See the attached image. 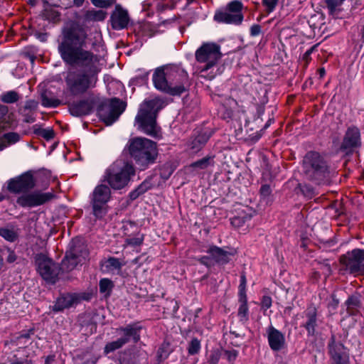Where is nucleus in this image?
<instances>
[{
    "instance_id": "72a5a7b5",
    "label": "nucleus",
    "mask_w": 364,
    "mask_h": 364,
    "mask_svg": "<svg viewBox=\"0 0 364 364\" xmlns=\"http://www.w3.org/2000/svg\"><path fill=\"white\" fill-rule=\"evenodd\" d=\"M0 235L9 242H14L17 237L16 232L9 228H1Z\"/></svg>"
},
{
    "instance_id": "6e6552de",
    "label": "nucleus",
    "mask_w": 364,
    "mask_h": 364,
    "mask_svg": "<svg viewBox=\"0 0 364 364\" xmlns=\"http://www.w3.org/2000/svg\"><path fill=\"white\" fill-rule=\"evenodd\" d=\"M243 4L238 0L228 3L225 8L215 11L213 19L219 23L240 25L243 21Z\"/></svg>"
},
{
    "instance_id": "473e14b6",
    "label": "nucleus",
    "mask_w": 364,
    "mask_h": 364,
    "mask_svg": "<svg viewBox=\"0 0 364 364\" xmlns=\"http://www.w3.org/2000/svg\"><path fill=\"white\" fill-rule=\"evenodd\" d=\"M9 120L10 114H9L8 107L0 105V127H4L6 124L9 123Z\"/></svg>"
},
{
    "instance_id": "603ef678",
    "label": "nucleus",
    "mask_w": 364,
    "mask_h": 364,
    "mask_svg": "<svg viewBox=\"0 0 364 364\" xmlns=\"http://www.w3.org/2000/svg\"><path fill=\"white\" fill-rule=\"evenodd\" d=\"M17 259V256L16 255V254L14 253V252L9 250V255L6 258V261L7 262L9 263H13Z\"/></svg>"
},
{
    "instance_id": "f03ea898",
    "label": "nucleus",
    "mask_w": 364,
    "mask_h": 364,
    "mask_svg": "<svg viewBox=\"0 0 364 364\" xmlns=\"http://www.w3.org/2000/svg\"><path fill=\"white\" fill-rule=\"evenodd\" d=\"M164 106V102L159 97L144 100L140 105L135 117V124L138 129L146 134L154 138L161 136V129L156 124L158 112Z\"/></svg>"
},
{
    "instance_id": "5701e85b",
    "label": "nucleus",
    "mask_w": 364,
    "mask_h": 364,
    "mask_svg": "<svg viewBox=\"0 0 364 364\" xmlns=\"http://www.w3.org/2000/svg\"><path fill=\"white\" fill-rule=\"evenodd\" d=\"M92 109V105L87 100H82L76 103L72 104L69 110L72 115L80 117L88 114Z\"/></svg>"
},
{
    "instance_id": "39448f33",
    "label": "nucleus",
    "mask_w": 364,
    "mask_h": 364,
    "mask_svg": "<svg viewBox=\"0 0 364 364\" xmlns=\"http://www.w3.org/2000/svg\"><path fill=\"white\" fill-rule=\"evenodd\" d=\"M134 172L132 164L117 161L107 169L105 178L112 188L119 190L128 184Z\"/></svg>"
},
{
    "instance_id": "bb28decb",
    "label": "nucleus",
    "mask_w": 364,
    "mask_h": 364,
    "mask_svg": "<svg viewBox=\"0 0 364 364\" xmlns=\"http://www.w3.org/2000/svg\"><path fill=\"white\" fill-rule=\"evenodd\" d=\"M0 99L4 103H14L20 99V95L18 92L14 90L8 91L1 94Z\"/></svg>"
},
{
    "instance_id": "bf43d9fd",
    "label": "nucleus",
    "mask_w": 364,
    "mask_h": 364,
    "mask_svg": "<svg viewBox=\"0 0 364 364\" xmlns=\"http://www.w3.org/2000/svg\"><path fill=\"white\" fill-rule=\"evenodd\" d=\"M4 267V259L3 257L0 255V270Z\"/></svg>"
},
{
    "instance_id": "4d7b16f0",
    "label": "nucleus",
    "mask_w": 364,
    "mask_h": 364,
    "mask_svg": "<svg viewBox=\"0 0 364 364\" xmlns=\"http://www.w3.org/2000/svg\"><path fill=\"white\" fill-rule=\"evenodd\" d=\"M6 144L3 141V139L1 137L0 138V151H2L3 149H4L6 148Z\"/></svg>"
},
{
    "instance_id": "2eb2a0df",
    "label": "nucleus",
    "mask_w": 364,
    "mask_h": 364,
    "mask_svg": "<svg viewBox=\"0 0 364 364\" xmlns=\"http://www.w3.org/2000/svg\"><path fill=\"white\" fill-rule=\"evenodd\" d=\"M36 262L38 265V271L41 277L46 281L54 283L58 275V268L44 255L36 256Z\"/></svg>"
},
{
    "instance_id": "052dcab7",
    "label": "nucleus",
    "mask_w": 364,
    "mask_h": 364,
    "mask_svg": "<svg viewBox=\"0 0 364 364\" xmlns=\"http://www.w3.org/2000/svg\"><path fill=\"white\" fill-rule=\"evenodd\" d=\"M291 311V307H288V308H286L285 310H284V313L287 314V312H290Z\"/></svg>"
},
{
    "instance_id": "a211bd4d",
    "label": "nucleus",
    "mask_w": 364,
    "mask_h": 364,
    "mask_svg": "<svg viewBox=\"0 0 364 364\" xmlns=\"http://www.w3.org/2000/svg\"><path fill=\"white\" fill-rule=\"evenodd\" d=\"M81 297L77 294H66L58 298L53 309L55 311H60L78 304Z\"/></svg>"
},
{
    "instance_id": "c756f323",
    "label": "nucleus",
    "mask_w": 364,
    "mask_h": 364,
    "mask_svg": "<svg viewBox=\"0 0 364 364\" xmlns=\"http://www.w3.org/2000/svg\"><path fill=\"white\" fill-rule=\"evenodd\" d=\"M6 146L14 144L21 139V136L16 132H9L1 136Z\"/></svg>"
},
{
    "instance_id": "37998d69",
    "label": "nucleus",
    "mask_w": 364,
    "mask_h": 364,
    "mask_svg": "<svg viewBox=\"0 0 364 364\" xmlns=\"http://www.w3.org/2000/svg\"><path fill=\"white\" fill-rule=\"evenodd\" d=\"M224 355L228 361L232 362L237 357L238 352L236 350H225Z\"/></svg>"
},
{
    "instance_id": "e2e57ef3",
    "label": "nucleus",
    "mask_w": 364,
    "mask_h": 364,
    "mask_svg": "<svg viewBox=\"0 0 364 364\" xmlns=\"http://www.w3.org/2000/svg\"><path fill=\"white\" fill-rule=\"evenodd\" d=\"M348 363H341V362H333L332 364H347Z\"/></svg>"
},
{
    "instance_id": "e433bc0d",
    "label": "nucleus",
    "mask_w": 364,
    "mask_h": 364,
    "mask_svg": "<svg viewBox=\"0 0 364 364\" xmlns=\"http://www.w3.org/2000/svg\"><path fill=\"white\" fill-rule=\"evenodd\" d=\"M200 349V341L196 339V338H193L190 344H189V346H188V353L191 355H194V354H196L199 352Z\"/></svg>"
},
{
    "instance_id": "6ab92c4d",
    "label": "nucleus",
    "mask_w": 364,
    "mask_h": 364,
    "mask_svg": "<svg viewBox=\"0 0 364 364\" xmlns=\"http://www.w3.org/2000/svg\"><path fill=\"white\" fill-rule=\"evenodd\" d=\"M329 353L333 362L348 363V353L346 348L341 343L333 340L328 345Z\"/></svg>"
},
{
    "instance_id": "a19ab883",
    "label": "nucleus",
    "mask_w": 364,
    "mask_h": 364,
    "mask_svg": "<svg viewBox=\"0 0 364 364\" xmlns=\"http://www.w3.org/2000/svg\"><path fill=\"white\" fill-rule=\"evenodd\" d=\"M245 287H246V277L244 274H242L240 278V284L239 286V296L240 298L244 299L245 297H246Z\"/></svg>"
},
{
    "instance_id": "8fccbe9b",
    "label": "nucleus",
    "mask_w": 364,
    "mask_h": 364,
    "mask_svg": "<svg viewBox=\"0 0 364 364\" xmlns=\"http://www.w3.org/2000/svg\"><path fill=\"white\" fill-rule=\"evenodd\" d=\"M199 261L201 264H203L207 267H210L213 264L212 262V259L208 256H203V257H200L199 259Z\"/></svg>"
},
{
    "instance_id": "aec40b11",
    "label": "nucleus",
    "mask_w": 364,
    "mask_h": 364,
    "mask_svg": "<svg viewBox=\"0 0 364 364\" xmlns=\"http://www.w3.org/2000/svg\"><path fill=\"white\" fill-rule=\"evenodd\" d=\"M360 144V133L358 129L350 128L347 131L341 148L349 151Z\"/></svg>"
},
{
    "instance_id": "49530a36",
    "label": "nucleus",
    "mask_w": 364,
    "mask_h": 364,
    "mask_svg": "<svg viewBox=\"0 0 364 364\" xmlns=\"http://www.w3.org/2000/svg\"><path fill=\"white\" fill-rule=\"evenodd\" d=\"M272 306V299L269 296H264L262 300V307L268 309Z\"/></svg>"
},
{
    "instance_id": "4be33fe9",
    "label": "nucleus",
    "mask_w": 364,
    "mask_h": 364,
    "mask_svg": "<svg viewBox=\"0 0 364 364\" xmlns=\"http://www.w3.org/2000/svg\"><path fill=\"white\" fill-rule=\"evenodd\" d=\"M208 253L210 254L213 259L222 264L228 263L232 255L230 252L216 246L210 247L208 250Z\"/></svg>"
},
{
    "instance_id": "774afa93",
    "label": "nucleus",
    "mask_w": 364,
    "mask_h": 364,
    "mask_svg": "<svg viewBox=\"0 0 364 364\" xmlns=\"http://www.w3.org/2000/svg\"><path fill=\"white\" fill-rule=\"evenodd\" d=\"M4 198V196L0 194V201L3 200Z\"/></svg>"
},
{
    "instance_id": "ddd939ff",
    "label": "nucleus",
    "mask_w": 364,
    "mask_h": 364,
    "mask_svg": "<svg viewBox=\"0 0 364 364\" xmlns=\"http://www.w3.org/2000/svg\"><path fill=\"white\" fill-rule=\"evenodd\" d=\"M87 255L88 252L82 244L72 245L62 261L61 269L66 272L72 271L79 263L85 260Z\"/></svg>"
},
{
    "instance_id": "3c124183",
    "label": "nucleus",
    "mask_w": 364,
    "mask_h": 364,
    "mask_svg": "<svg viewBox=\"0 0 364 364\" xmlns=\"http://www.w3.org/2000/svg\"><path fill=\"white\" fill-rule=\"evenodd\" d=\"M219 360L220 354L215 351L211 353L209 359V363L218 364Z\"/></svg>"
},
{
    "instance_id": "cd10ccee",
    "label": "nucleus",
    "mask_w": 364,
    "mask_h": 364,
    "mask_svg": "<svg viewBox=\"0 0 364 364\" xmlns=\"http://www.w3.org/2000/svg\"><path fill=\"white\" fill-rule=\"evenodd\" d=\"M240 306L238 309V316L240 321L245 322L248 319V307L247 304V297H240Z\"/></svg>"
},
{
    "instance_id": "680f3d73",
    "label": "nucleus",
    "mask_w": 364,
    "mask_h": 364,
    "mask_svg": "<svg viewBox=\"0 0 364 364\" xmlns=\"http://www.w3.org/2000/svg\"><path fill=\"white\" fill-rule=\"evenodd\" d=\"M313 49H314V48H311L310 50H307V51H306V55H309V54L312 52Z\"/></svg>"
},
{
    "instance_id": "b1692460",
    "label": "nucleus",
    "mask_w": 364,
    "mask_h": 364,
    "mask_svg": "<svg viewBox=\"0 0 364 364\" xmlns=\"http://www.w3.org/2000/svg\"><path fill=\"white\" fill-rule=\"evenodd\" d=\"M208 137L205 134H200L189 141L188 144V150L193 153H197L208 141Z\"/></svg>"
},
{
    "instance_id": "09e8293b",
    "label": "nucleus",
    "mask_w": 364,
    "mask_h": 364,
    "mask_svg": "<svg viewBox=\"0 0 364 364\" xmlns=\"http://www.w3.org/2000/svg\"><path fill=\"white\" fill-rule=\"evenodd\" d=\"M260 193L264 198L268 197L271 193V188L268 185H264L261 187Z\"/></svg>"
},
{
    "instance_id": "0eeeda50",
    "label": "nucleus",
    "mask_w": 364,
    "mask_h": 364,
    "mask_svg": "<svg viewBox=\"0 0 364 364\" xmlns=\"http://www.w3.org/2000/svg\"><path fill=\"white\" fill-rule=\"evenodd\" d=\"M304 166L306 176L311 180L321 182L328 175L326 162L316 152H309L306 155Z\"/></svg>"
},
{
    "instance_id": "5fc2aeb1",
    "label": "nucleus",
    "mask_w": 364,
    "mask_h": 364,
    "mask_svg": "<svg viewBox=\"0 0 364 364\" xmlns=\"http://www.w3.org/2000/svg\"><path fill=\"white\" fill-rule=\"evenodd\" d=\"M84 1L85 0H73V4L75 6L80 7L83 4Z\"/></svg>"
},
{
    "instance_id": "13d9d810",
    "label": "nucleus",
    "mask_w": 364,
    "mask_h": 364,
    "mask_svg": "<svg viewBox=\"0 0 364 364\" xmlns=\"http://www.w3.org/2000/svg\"><path fill=\"white\" fill-rule=\"evenodd\" d=\"M142 191H140L139 193H136V192H133L131 193V197L133 198H135L138 196V195L141 193Z\"/></svg>"
},
{
    "instance_id": "f257e3e1",
    "label": "nucleus",
    "mask_w": 364,
    "mask_h": 364,
    "mask_svg": "<svg viewBox=\"0 0 364 364\" xmlns=\"http://www.w3.org/2000/svg\"><path fill=\"white\" fill-rule=\"evenodd\" d=\"M87 35L83 30L73 32L59 45L62 59L68 64L80 69H70L65 76L67 92L73 96L80 95L93 88L100 72L99 58L82 48Z\"/></svg>"
},
{
    "instance_id": "7ed1b4c3",
    "label": "nucleus",
    "mask_w": 364,
    "mask_h": 364,
    "mask_svg": "<svg viewBox=\"0 0 364 364\" xmlns=\"http://www.w3.org/2000/svg\"><path fill=\"white\" fill-rule=\"evenodd\" d=\"M176 69L172 67L164 66L157 68L153 75V82L155 87L161 91L171 95H180L186 90L184 81L187 80V75L182 74V82L176 85Z\"/></svg>"
},
{
    "instance_id": "338daca9",
    "label": "nucleus",
    "mask_w": 364,
    "mask_h": 364,
    "mask_svg": "<svg viewBox=\"0 0 364 364\" xmlns=\"http://www.w3.org/2000/svg\"><path fill=\"white\" fill-rule=\"evenodd\" d=\"M326 267V270H327L328 272H330V267H329V266H328V265H326V267Z\"/></svg>"
},
{
    "instance_id": "69168bd1",
    "label": "nucleus",
    "mask_w": 364,
    "mask_h": 364,
    "mask_svg": "<svg viewBox=\"0 0 364 364\" xmlns=\"http://www.w3.org/2000/svg\"><path fill=\"white\" fill-rule=\"evenodd\" d=\"M41 41H45V40H46V36H45V35H43V36H41Z\"/></svg>"
},
{
    "instance_id": "a18cd8bd",
    "label": "nucleus",
    "mask_w": 364,
    "mask_h": 364,
    "mask_svg": "<svg viewBox=\"0 0 364 364\" xmlns=\"http://www.w3.org/2000/svg\"><path fill=\"white\" fill-rule=\"evenodd\" d=\"M37 102L33 100L27 101L24 106V112L28 110L29 112L33 111L37 108Z\"/></svg>"
},
{
    "instance_id": "9d476101",
    "label": "nucleus",
    "mask_w": 364,
    "mask_h": 364,
    "mask_svg": "<svg viewBox=\"0 0 364 364\" xmlns=\"http://www.w3.org/2000/svg\"><path fill=\"white\" fill-rule=\"evenodd\" d=\"M54 195L50 192H42L35 191L25 192L19 195L16 198V204L24 208H32L40 206L52 200Z\"/></svg>"
},
{
    "instance_id": "f3484780",
    "label": "nucleus",
    "mask_w": 364,
    "mask_h": 364,
    "mask_svg": "<svg viewBox=\"0 0 364 364\" xmlns=\"http://www.w3.org/2000/svg\"><path fill=\"white\" fill-rule=\"evenodd\" d=\"M129 21L127 11L123 9L120 5H117L111 16L112 28L116 30L123 29L127 26Z\"/></svg>"
},
{
    "instance_id": "1a4fd4ad",
    "label": "nucleus",
    "mask_w": 364,
    "mask_h": 364,
    "mask_svg": "<svg viewBox=\"0 0 364 364\" xmlns=\"http://www.w3.org/2000/svg\"><path fill=\"white\" fill-rule=\"evenodd\" d=\"M111 198L110 188L104 184L97 186L90 197L92 213L97 218H102L107 213V203Z\"/></svg>"
},
{
    "instance_id": "c03bdc74",
    "label": "nucleus",
    "mask_w": 364,
    "mask_h": 364,
    "mask_svg": "<svg viewBox=\"0 0 364 364\" xmlns=\"http://www.w3.org/2000/svg\"><path fill=\"white\" fill-rule=\"evenodd\" d=\"M39 134L46 139H52L54 136L53 130L50 129H43L39 131Z\"/></svg>"
},
{
    "instance_id": "393cba45",
    "label": "nucleus",
    "mask_w": 364,
    "mask_h": 364,
    "mask_svg": "<svg viewBox=\"0 0 364 364\" xmlns=\"http://www.w3.org/2000/svg\"><path fill=\"white\" fill-rule=\"evenodd\" d=\"M307 321L304 325L309 334L313 335L316 326V313L314 309H309L306 312Z\"/></svg>"
},
{
    "instance_id": "58836bf2",
    "label": "nucleus",
    "mask_w": 364,
    "mask_h": 364,
    "mask_svg": "<svg viewBox=\"0 0 364 364\" xmlns=\"http://www.w3.org/2000/svg\"><path fill=\"white\" fill-rule=\"evenodd\" d=\"M114 2V0H92V3L99 8H107Z\"/></svg>"
},
{
    "instance_id": "0e129e2a",
    "label": "nucleus",
    "mask_w": 364,
    "mask_h": 364,
    "mask_svg": "<svg viewBox=\"0 0 364 364\" xmlns=\"http://www.w3.org/2000/svg\"><path fill=\"white\" fill-rule=\"evenodd\" d=\"M347 303H348V304H351V303H353V299H351V298L348 299V300L347 301Z\"/></svg>"
},
{
    "instance_id": "20e7f679",
    "label": "nucleus",
    "mask_w": 364,
    "mask_h": 364,
    "mask_svg": "<svg viewBox=\"0 0 364 364\" xmlns=\"http://www.w3.org/2000/svg\"><path fill=\"white\" fill-rule=\"evenodd\" d=\"M131 156L141 166L153 163L157 156L156 144L144 137H135L129 141Z\"/></svg>"
},
{
    "instance_id": "79ce46f5",
    "label": "nucleus",
    "mask_w": 364,
    "mask_h": 364,
    "mask_svg": "<svg viewBox=\"0 0 364 364\" xmlns=\"http://www.w3.org/2000/svg\"><path fill=\"white\" fill-rule=\"evenodd\" d=\"M143 241L142 237H132V238H127L125 241V243L127 245H130L133 247L139 246Z\"/></svg>"
},
{
    "instance_id": "9b49d317",
    "label": "nucleus",
    "mask_w": 364,
    "mask_h": 364,
    "mask_svg": "<svg viewBox=\"0 0 364 364\" xmlns=\"http://www.w3.org/2000/svg\"><path fill=\"white\" fill-rule=\"evenodd\" d=\"M139 327L134 324L117 328V332L119 335H123V336L117 341L108 343L105 347V353L108 354L114 351L115 350L122 348L124 345L129 341L131 338L135 343L137 342L140 338L139 333Z\"/></svg>"
},
{
    "instance_id": "7c9ffc66",
    "label": "nucleus",
    "mask_w": 364,
    "mask_h": 364,
    "mask_svg": "<svg viewBox=\"0 0 364 364\" xmlns=\"http://www.w3.org/2000/svg\"><path fill=\"white\" fill-rule=\"evenodd\" d=\"M123 264L117 258L110 257L105 262L106 268L111 272L119 271Z\"/></svg>"
},
{
    "instance_id": "4468645a",
    "label": "nucleus",
    "mask_w": 364,
    "mask_h": 364,
    "mask_svg": "<svg viewBox=\"0 0 364 364\" xmlns=\"http://www.w3.org/2000/svg\"><path fill=\"white\" fill-rule=\"evenodd\" d=\"M36 186L33 173L26 171L8 181V190L14 193H22L33 188Z\"/></svg>"
},
{
    "instance_id": "c85d7f7f",
    "label": "nucleus",
    "mask_w": 364,
    "mask_h": 364,
    "mask_svg": "<svg viewBox=\"0 0 364 364\" xmlns=\"http://www.w3.org/2000/svg\"><path fill=\"white\" fill-rule=\"evenodd\" d=\"M42 105L44 107H56L60 105V101L53 96H50L47 92L41 95Z\"/></svg>"
},
{
    "instance_id": "4c0bfd02",
    "label": "nucleus",
    "mask_w": 364,
    "mask_h": 364,
    "mask_svg": "<svg viewBox=\"0 0 364 364\" xmlns=\"http://www.w3.org/2000/svg\"><path fill=\"white\" fill-rule=\"evenodd\" d=\"M112 288V282L108 279H102L100 282V290L101 292L109 291Z\"/></svg>"
},
{
    "instance_id": "f8f14e48",
    "label": "nucleus",
    "mask_w": 364,
    "mask_h": 364,
    "mask_svg": "<svg viewBox=\"0 0 364 364\" xmlns=\"http://www.w3.org/2000/svg\"><path fill=\"white\" fill-rule=\"evenodd\" d=\"M124 109L122 102L114 98L110 102L101 105L98 110V115L107 125H111L119 118Z\"/></svg>"
},
{
    "instance_id": "ea45409f",
    "label": "nucleus",
    "mask_w": 364,
    "mask_h": 364,
    "mask_svg": "<svg viewBox=\"0 0 364 364\" xmlns=\"http://www.w3.org/2000/svg\"><path fill=\"white\" fill-rule=\"evenodd\" d=\"M279 0H262L263 5L266 7V10L268 13L272 12Z\"/></svg>"
},
{
    "instance_id": "6e6d98bb",
    "label": "nucleus",
    "mask_w": 364,
    "mask_h": 364,
    "mask_svg": "<svg viewBox=\"0 0 364 364\" xmlns=\"http://www.w3.org/2000/svg\"><path fill=\"white\" fill-rule=\"evenodd\" d=\"M318 72L320 75V77H323L325 75L326 71L323 68H319Z\"/></svg>"
},
{
    "instance_id": "a878e982",
    "label": "nucleus",
    "mask_w": 364,
    "mask_h": 364,
    "mask_svg": "<svg viewBox=\"0 0 364 364\" xmlns=\"http://www.w3.org/2000/svg\"><path fill=\"white\" fill-rule=\"evenodd\" d=\"M32 331H29L28 332L21 334L17 336L14 340H12L11 344L12 346H16L19 348H25L27 346L28 343H31L30 341V333Z\"/></svg>"
},
{
    "instance_id": "dca6fc26",
    "label": "nucleus",
    "mask_w": 364,
    "mask_h": 364,
    "mask_svg": "<svg viewBox=\"0 0 364 364\" xmlns=\"http://www.w3.org/2000/svg\"><path fill=\"white\" fill-rule=\"evenodd\" d=\"M341 262L352 272L364 273V251L362 250H353L341 257Z\"/></svg>"
},
{
    "instance_id": "c9c22d12",
    "label": "nucleus",
    "mask_w": 364,
    "mask_h": 364,
    "mask_svg": "<svg viewBox=\"0 0 364 364\" xmlns=\"http://www.w3.org/2000/svg\"><path fill=\"white\" fill-rule=\"evenodd\" d=\"M213 159L211 157H205L193 163L191 166L195 168L204 169L208 166L213 165Z\"/></svg>"
},
{
    "instance_id": "2f4dec72",
    "label": "nucleus",
    "mask_w": 364,
    "mask_h": 364,
    "mask_svg": "<svg viewBox=\"0 0 364 364\" xmlns=\"http://www.w3.org/2000/svg\"><path fill=\"white\" fill-rule=\"evenodd\" d=\"M107 16V13L102 10H92L89 11L86 14V18L92 21H103Z\"/></svg>"
},
{
    "instance_id": "412c9836",
    "label": "nucleus",
    "mask_w": 364,
    "mask_h": 364,
    "mask_svg": "<svg viewBox=\"0 0 364 364\" xmlns=\"http://www.w3.org/2000/svg\"><path fill=\"white\" fill-rule=\"evenodd\" d=\"M268 341L271 348L274 350H280L284 344L283 334L273 327L269 328Z\"/></svg>"
},
{
    "instance_id": "f704fd0d",
    "label": "nucleus",
    "mask_w": 364,
    "mask_h": 364,
    "mask_svg": "<svg viewBox=\"0 0 364 364\" xmlns=\"http://www.w3.org/2000/svg\"><path fill=\"white\" fill-rule=\"evenodd\" d=\"M326 6L332 15L337 14V10L343 0H326Z\"/></svg>"
},
{
    "instance_id": "de8ad7c7",
    "label": "nucleus",
    "mask_w": 364,
    "mask_h": 364,
    "mask_svg": "<svg viewBox=\"0 0 364 364\" xmlns=\"http://www.w3.org/2000/svg\"><path fill=\"white\" fill-rule=\"evenodd\" d=\"M261 33V26L258 24H254L250 28V35L252 36H257Z\"/></svg>"
},
{
    "instance_id": "864d4df0",
    "label": "nucleus",
    "mask_w": 364,
    "mask_h": 364,
    "mask_svg": "<svg viewBox=\"0 0 364 364\" xmlns=\"http://www.w3.org/2000/svg\"><path fill=\"white\" fill-rule=\"evenodd\" d=\"M24 121L27 123H33L35 121V118L30 113L25 114Z\"/></svg>"
},
{
    "instance_id": "423d86ee",
    "label": "nucleus",
    "mask_w": 364,
    "mask_h": 364,
    "mask_svg": "<svg viewBox=\"0 0 364 364\" xmlns=\"http://www.w3.org/2000/svg\"><path fill=\"white\" fill-rule=\"evenodd\" d=\"M196 60L201 64L200 73L213 68L222 56L220 46L215 43H203L196 51Z\"/></svg>"
}]
</instances>
